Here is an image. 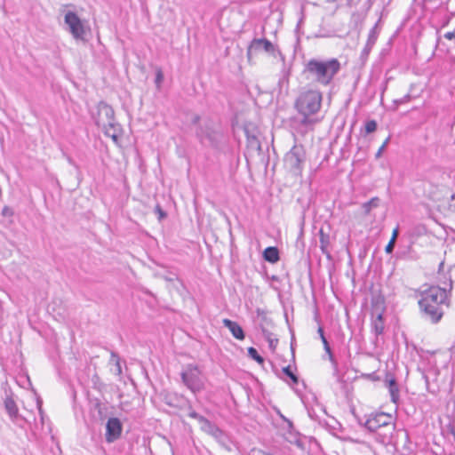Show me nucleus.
Returning <instances> with one entry per match:
<instances>
[{
	"label": "nucleus",
	"instance_id": "1",
	"mask_svg": "<svg viewBox=\"0 0 455 455\" xmlns=\"http://www.w3.org/2000/svg\"><path fill=\"white\" fill-rule=\"evenodd\" d=\"M323 94L320 91L308 89L302 91L297 97L294 107L299 117L294 119V129L298 133L305 135L313 131L315 124L318 122L314 117L322 107Z\"/></svg>",
	"mask_w": 455,
	"mask_h": 455
},
{
	"label": "nucleus",
	"instance_id": "2",
	"mask_svg": "<svg viewBox=\"0 0 455 455\" xmlns=\"http://www.w3.org/2000/svg\"><path fill=\"white\" fill-rule=\"evenodd\" d=\"M447 303L446 288L430 286L420 291L419 300L420 312L422 316L432 323H437L442 319L444 314L443 307Z\"/></svg>",
	"mask_w": 455,
	"mask_h": 455
},
{
	"label": "nucleus",
	"instance_id": "3",
	"mask_svg": "<svg viewBox=\"0 0 455 455\" xmlns=\"http://www.w3.org/2000/svg\"><path fill=\"white\" fill-rule=\"evenodd\" d=\"M340 68L341 64L335 58L327 60L311 59L305 66V72L319 84L327 86L331 84Z\"/></svg>",
	"mask_w": 455,
	"mask_h": 455
},
{
	"label": "nucleus",
	"instance_id": "4",
	"mask_svg": "<svg viewBox=\"0 0 455 455\" xmlns=\"http://www.w3.org/2000/svg\"><path fill=\"white\" fill-rule=\"evenodd\" d=\"M364 426L371 432L376 433V438L381 443H389L395 430L393 417L384 412L370 415Z\"/></svg>",
	"mask_w": 455,
	"mask_h": 455
},
{
	"label": "nucleus",
	"instance_id": "5",
	"mask_svg": "<svg viewBox=\"0 0 455 455\" xmlns=\"http://www.w3.org/2000/svg\"><path fill=\"white\" fill-rule=\"evenodd\" d=\"M181 379L186 387L194 394L204 388V377L196 365L188 364L181 372Z\"/></svg>",
	"mask_w": 455,
	"mask_h": 455
},
{
	"label": "nucleus",
	"instance_id": "6",
	"mask_svg": "<svg viewBox=\"0 0 455 455\" xmlns=\"http://www.w3.org/2000/svg\"><path fill=\"white\" fill-rule=\"evenodd\" d=\"M188 417L195 419L198 421L202 431L212 435L215 440H217L220 443L225 442V440H226L225 433L214 423L211 422L204 416L196 412L192 409L191 405H189Z\"/></svg>",
	"mask_w": 455,
	"mask_h": 455
},
{
	"label": "nucleus",
	"instance_id": "7",
	"mask_svg": "<svg viewBox=\"0 0 455 455\" xmlns=\"http://www.w3.org/2000/svg\"><path fill=\"white\" fill-rule=\"evenodd\" d=\"M305 159V151L301 146H293L291 149L286 153L283 162L285 167L295 175L301 172L302 164Z\"/></svg>",
	"mask_w": 455,
	"mask_h": 455
},
{
	"label": "nucleus",
	"instance_id": "8",
	"mask_svg": "<svg viewBox=\"0 0 455 455\" xmlns=\"http://www.w3.org/2000/svg\"><path fill=\"white\" fill-rule=\"evenodd\" d=\"M197 139L203 145L215 147L220 137L219 132L213 128L211 122L200 124L196 132Z\"/></svg>",
	"mask_w": 455,
	"mask_h": 455
},
{
	"label": "nucleus",
	"instance_id": "9",
	"mask_svg": "<svg viewBox=\"0 0 455 455\" xmlns=\"http://www.w3.org/2000/svg\"><path fill=\"white\" fill-rule=\"evenodd\" d=\"M65 23L68 26V30L71 33L75 39H84L85 28L76 13L73 12H68L65 14Z\"/></svg>",
	"mask_w": 455,
	"mask_h": 455
},
{
	"label": "nucleus",
	"instance_id": "10",
	"mask_svg": "<svg viewBox=\"0 0 455 455\" xmlns=\"http://www.w3.org/2000/svg\"><path fill=\"white\" fill-rule=\"evenodd\" d=\"M96 124L99 127H108L115 121V112L112 107L105 102H100L97 107V115L94 116Z\"/></svg>",
	"mask_w": 455,
	"mask_h": 455
},
{
	"label": "nucleus",
	"instance_id": "11",
	"mask_svg": "<svg viewBox=\"0 0 455 455\" xmlns=\"http://www.w3.org/2000/svg\"><path fill=\"white\" fill-rule=\"evenodd\" d=\"M260 51H264L265 52L275 56V52H277L275 46L266 38H254L247 50V56L251 58L253 53L259 52Z\"/></svg>",
	"mask_w": 455,
	"mask_h": 455
},
{
	"label": "nucleus",
	"instance_id": "12",
	"mask_svg": "<svg viewBox=\"0 0 455 455\" xmlns=\"http://www.w3.org/2000/svg\"><path fill=\"white\" fill-rule=\"evenodd\" d=\"M122 433V424L117 418L108 419L106 425V441L113 443L118 439Z\"/></svg>",
	"mask_w": 455,
	"mask_h": 455
},
{
	"label": "nucleus",
	"instance_id": "13",
	"mask_svg": "<svg viewBox=\"0 0 455 455\" xmlns=\"http://www.w3.org/2000/svg\"><path fill=\"white\" fill-rule=\"evenodd\" d=\"M4 408L6 412L9 415L10 419L15 423L19 424L20 420H22L23 418L19 413V409L14 402V400L11 397H6L4 400Z\"/></svg>",
	"mask_w": 455,
	"mask_h": 455
},
{
	"label": "nucleus",
	"instance_id": "14",
	"mask_svg": "<svg viewBox=\"0 0 455 455\" xmlns=\"http://www.w3.org/2000/svg\"><path fill=\"white\" fill-rule=\"evenodd\" d=\"M164 400H165V403L172 407H176V408H180V409L187 407L188 411H189V405H191L188 401L184 399L182 396H179L177 395H168L165 396Z\"/></svg>",
	"mask_w": 455,
	"mask_h": 455
},
{
	"label": "nucleus",
	"instance_id": "15",
	"mask_svg": "<svg viewBox=\"0 0 455 455\" xmlns=\"http://www.w3.org/2000/svg\"><path fill=\"white\" fill-rule=\"evenodd\" d=\"M225 327H227L232 335L240 340H243L244 339V332L242 329V327L236 323L229 319H223L222 321Z\"/></svg>",
	"mask_w": 455,
	"mask_h": 455
},
{
	"label": "nucleus",
	"instance_id": "16",
	"mask_svg": "<svg viewBox=\"0 0 455 455\" xmlns=\"http://www.w3.org/2000/svg\"><path fill=\"white\" fill-rule=\"evenodd\" d=\"M282 418L287 422V425L289 427L287 433L283 434L284 439L291 444H295L298 447H301L302 443L300 441L299 435L298 433L293 431L291 422L290 420L286 419L283 416H282Z\"/></svg>",
	"mask_w": 455,
	"mask_h": 455
},
{
	"label": "nucleus",
	"instance_id": "17",
	"mask_svg": "<svg viewBox=\"0 0 455 455\" xmlns=\"http://www.w3.org/2000/svg\"><path fill=\"white\" fill-rule=\"evenodd\" d=\"M317 332H318V334L320 336V339H321V340L323 342V348H324L326 354L328 355L329 360L331 363V364H332V366L334 368V371H338V363H337V362H336V360H335V358H334V356H333V355L331 353V347L329 345V342H328L327 339L324 336V332H323V327L319 326L318 330H317Z\"/></svg>",
	"mask_w": 455,
	"mask_h": 455
},
{
	"label": "nucleus",
	"instance_id": "18",
	"mask_svg": "<svg viewBox=\"0 0 455 455\" xmlns=\"http://www.w3.org/2000/svg\"><path fill=\"white\" fill-rule=\"evenodd\" d=\"M319 237H320V249L323 254H325L328 258H330V235L326 234L323 228L319 230Z\"/></svg>",
	"mask_w": 455,
	"mask_h": 455
},
{
	"label": "nucleus",
	"instance_id": "19",
	"mask_svg": "<svg viewBox=\"0 0 455 455\" xmlns=\"http://www.w3.org/2000/svg\"><path fill=\"white\" fill-rule=\"evenodd\" d=\"M105 134L108 137H110L114 141L118 140V137L120 135L121 128L120 125L114 122L111 124H108V127L102 128Z\"/></svg>",
	"mask_w": 455,
	"mask_h": 455
},
{
	"label": "nucleus",
	"instance_id": "20",
	"mask_svg": "<svg viewBox=\"0 0 455 455\" xmlns=\"http://www.w3.org/2000/svg\"><path fill=\"white\" fill-rule=\"evenodd\" d=\"M442 208L446 216L455 217V195L451 196L448 199L443 201Z\"/></svg>",
	"mask_w": 455,
	"mask_h": 455
},
{
	"label": "nucleus",
	"instance_id": "21",
	"mask_svg": "<svg viewBox=\"0 0 455 455\" xmlns=\"http://www.w3.org/2000/svg\"><path fill=\"white\" fill-rule=\"evenodd\" d=\"M263 258L266 261L270 263H276L279 259V251L276 247H267L263 251Z\"/></svg>",
	"mask_w": 455,
	"mask_h": 455
},
{
	"label": "nucleus",
	"instance_id": "22",
	"mask_svg": "<svg viewBox=\"0 0 455 455\" xmlns=\"http://www.w3.org/2000/svg\"><path fill=\"white\" fill-rule=\"evenodd\" d=\"M384 328L385 325L382 314H379L372 321V329L376 335H380L383 333Z\"/></svg>",
	"mask_w": 455,
	"mask_h": 455
},
{
	"label": "nucleus",
	"instance_id": "23",
	"mask_svg": "<svg viewBox=\"0 0 455 455\" xmlns=\"http://www.w3.org/2000/svg\"><path fill=\"white\" fill-rule=\"evenodd\" d=\"M283 374L290 379H284V380L291 386L294 387L299 383V378L298 376L292 372L290 366H286L283 368Z\"/></svg>",
	"mask_w": 455,
	"mask_h": 455
},
{
	"label": "nucleus",
	"instance_id": "24",
	"mask_svg": "<svg viewBox=\"0 0 455 455\" xmlns=\"http://www.w3.org/2000/svg\"><path fill=\"white\" fill-rule=\"evenodd\" d=\"M379 205V198L372 197L368 202L363 204L362 207L364 210V214L367 215L371 212L373 208H377Z\"/></svg>",
	"mask_w": 455,
	"mask_h": 455
},
{
	"label": "nucleus",
	"instance_id": "25",
	"mask_svg": "<svg viewBox=\"0 0 455 455\" xmlns=\"http://www.w3.org/2000/svg\"><path fill=\"white\" fill-rule=\"evenodd\" d=\"M110 360H111V362L114 363V364L116 366V374L121 375L122 374V367H121L119 356L116 353L112 352Z\"/></svg>",
	"mask_w": 455,
	"mask_h": 455
},
{
	"label": "nucleus",
	"instance_id": "26",
	"mask_svg": "<svg viewBox=\"0 0 455 455\" xmlns=\"http://www.w3.org/2000/svg\"><path fill=\"white\" fill-rule=\"evenodd\" d=\"M388 389L391 395V401L396 403L399 400V388L397 385H393L392 387H389Z\"/></svg>",
	"mask_w": 455,
	"mask_h": 455
},
{
	"label": "nucleus",
	"instance_id": "27",
	"mask_svg": "<svg viewBox=\"0 0 455 455\" xmlns=\"http://www.w3.org/2000/svg\"><path fill=\"white\" fill-rule=\"evenodd\" d=\"M248 355L259 363H263L264 359L259 355L258 351L254 347L248 348Z\"/></svg>",
	"mask_w": 455,
	"mask_h": 455
},
{
	"label": "nucleus",
	"instance_id": "28",
	"mask_svg": "<svg viewBox=\"0 0 455 455\" xmlns=\"http://www.w3.org/2000/svg\"><path fill=\"white\" fill-rule=\"evenodd\" d=\"M377 129V123L374 120H370L365 124V132L366 133H371L375 132Z\"/></svg>",
	"mask_w": 455,
	"mask_h": 455
},
{
	"label": "nucleus",
	"instance_id": "29",
	"mask_svg": "<svg viewBox=\"0 0 455 455\" xmlns=\"http://www.w3.org/2000/svg\"><path fill=\"white\" fill-rule=\"evenodd\" d=\"M443 0H424L425 6L437 8Z\"/></svg>",
	"mask_w": 455,
	"mask_h": 455
},
{
	"label": "nucleus",
	"instance_id": "30",
	"mask_svg": "<svg viewBox=\"0 0 455 455\" xmlns=\"http://www.w3.org/2000/svg\"><path fill=\"white\" fill-rule=\"evenodd\" d=\"M373 44H374V41L371 42V38H370L362 52V58H366L369 55V52H371Z\"/></svg>",
	"mask_w": 455,
	"mask_h": 455
},
{
	"label": "nucleus",
	"instance_id": "31",
	"mask_svg": "<svg viewBox=\"0 0 455 455\" xmlns=\"http://www.w3.org/2000/svg\"><path fill=\"white\" fill-rule=\"evenodd\" d=\"M13 214V210L9 206H4L2 210V215L4 217H12Z\"/></svg>",
	"mask_w": 455,
	"mask_h": 455
},
{
	"label": "nucleus",
	"instance_id": "32",
	"mask_svg": "<svg viewBox=\"0 0 455 455\" xmlns=\"http://www.w3.org/2000/svg\"><path fill=\"white\" fill-rule=\"evenodd\" d=\"M410 100H411V95L407 94V95L403 96V98L395 100V102L396 104H404V103L409 102Z\"/></svg>",
	"mask_w": 455,
	"mask_h": 455
},
{
	"label": "nucleus",
	"instance_id": "33",
	"mask_svg": "<svg viewBox=\"0 0 455 455\" xmlns=\"http://www.w3.org/2000/svg\"><path fill=\"white\" fill-rule=\"evenodd\" d=\"M395 243L390 240L385 248L387 253H391L394 251Z\"/></svg>",
	"mask_w": 455,
	"mask_h": 455
},
{
	"label": "nucleus",
	"instance_id": "34",
	"mask_svg": "<svg viewBox=\"0 0 455 455\" xmlns=\"http://www.w3.org/2000/svg\"><path fill=\"white\" fill-rule=\"evenodd\" d=\"M156 212L159 214V220H162L166 217V213L161 209L160 206L156 207Z\"/></svg>",
	"mask_w": 455,
	"mask_h": 455
},
{
	"label": "nucleus",
	"instance_id": "35",
	"mask_svg": "<svg viewBox=\"0 0 455 455\" xmlns=\"http://www.w3.org/2000/svg\"><path fill=\"white\" fill-rule=\"evenodd\" d=\"M398 234H399V229H398V227L395 228L394 230H393V234H392V237L390 240H392L393 242L395 243L396 241V238L398 236Z\"/></svg>",
	"mask_w": 455,
	"mask_h": 455
},
{
	"label": "nucleus",
	"instance_id": "36",
	"mask_svg": "<svg viewBox=\"0 0 455 455\" xmlns=\"http://www.w3.org/2000/svg\"><path fill=\"white\" fill-rule=\"evenodd\" d=\"M385 145H381L380 148L378 149L377 153H376V158H379L383 153V151L385 150Z\"/></svg>",
	"mask_w": 455,
	"mask_h": 455
},
{
	"label": "nucleus",
	"instance_id": "37",
	"mask_svg": "<svg viewBox=\"0 0 455 455\" xmlns=\"http://www.w3.org/2000/svg\"><path fill=\"white\" fill-rule=\"evenodd\" d=\"M387 382L388 383V387H392L393 385H396L395 379L393 377L390 379L387 377Z\"/></svg>",
	"mask_w": 455,
	"mask_h": 455
},
{
	"label": "nucleus",
	"instance_id": "38",
	"mask_svg": "<svg viewBox=\"0 0 455 455\" xmlns=\"http://www.w3.org/2000/svg\"><path fill=\"white\" fill-rule=\"evenodd\" d=\"M277 343H278V339H270L269 340V346L272 348H275V346L277 345Z\"/></svg>",
	"mask_w": 455,
	"mask_h": 455
},
{
	"label": "nucleus",
	"instance_id": "39",
	"mask_svg": "<svg viewBox=\"0 0 455 455\" xmlns=\"http://www.w3.org/2000/svg\"><path fill=\"white\" fill-rule=\"evenodd\" d=\"M253 455H271V454L262 451H255Z\"/></svg>",
	"mask_w": 455,
	"mask_h": 455
},
{
	"label": "nucleus",
	"instance_id": "40",
	"mask_svg": "<svg viewBox=\"0 0 455 455\" xmlns=\"http://www.w3.org/2000/svg\"><path fill=\"white\" fill-rule=\"evenodd\" d=\"M162 78H163V75L161 72H159L156 76V82H160L162 80Z\"/></svg>",
	"mask_w": 455,
	"mask_h": 455
},
{
	"label": "nucleus",
	"instance_id": "41",
	"mask_svg": "<svg viewBox=\"0 0 455 455\" xmlns=\"http://www.w3.org/2000/svg\"><path fill=\"white\" fill-rule=\"evenodd\" d=\"M199 119H200V117L198 116H195L194 118H193V123L194 124L198 123Z\"/></svg>",
	"mask_w": 455,
	"mask_h": 455
},
{
	"label": "nucleus",
	"instance_id": "42",
	"mask_svg": "<svg viewBox=\"0 0 455 455\" xmlns=\"http://www.w3.org/2000/svg\"><path fill=\"white\" fill-rule=\"evenodd\" d=\"M388 140H389V139L387 138V139L383 142V144H382V145H385V148L387 147V143H388Z\"/></svg>",
	"mask_w": 455,
	"mask_h": 455
},
{
	"label": "nucleus",
	"instance_id": "43",
	"mask_svg": "<svg viewBox=\"0 0 455 455\" xmlns=\"http://www.w3.org/2000/svg\"><path fill=\"white\" fill-rule=\"evenodd\" d=\"M452 289V282L450 281V283H449V291H451V290Z\"/></svg>",
	"mask_w": 455,
	"mask_h": 455
},
{
	"label": "nucleus",
	"instance_id": "44",
	"mask_svg": "<svg viewBox=\"0 0 455 455\" xmlns=\"http://www.w3.org/2000/svg\"><path fill=\"white\" fill-rule=\"evenodd\" d=\"M248 139H249V140H251H251H256L255 136H251V137H250L249 135H248Z\"/></svg>",
	"mask_w": 455,
	"mask_h": 455
},
{
	"label": "nucleus",
	"instance_id": "45",
	"mask_svg": "<svg viewBox=\"0 0 455 455\" xmlns=\"http://www.w3.org/2000/svg\"><path fill=\"white\" fill-rule=\"evenodd\" d=\"M39 411H40V413H42V408H41L40 404H39Z\"/></svg>",
	"mask_w": 455,
	"mask_h": 455
}]
</instances>
